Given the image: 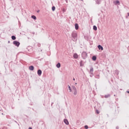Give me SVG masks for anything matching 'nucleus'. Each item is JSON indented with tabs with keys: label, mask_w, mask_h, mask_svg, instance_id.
Segmentation results:
<instances>
[{
	"label": "nucleus",
	"mask_w": 129,
	"mask_h": 129,
	"mask_svg": "<svg viewBox=\"0 0 129 129\" xmlns=\"http://www.w3.org/2000/svg\"><path fill=\"white\" fill-rule=\"evenodd\" d=\"M71 39L73 41V42H77L78 39V36L77 35V32L76 31H74L72 32L71 34Z\"/></svg>",
	"instance_id": "nucleus-1"
},
{
	"label": "nucleus",
	"mask_w": 129,
	"mask_h": 129,
	"mask_svg": "<svg viewBox=\"0 0 129 129\" xmlns=\"http://www.w3.org/2000/svg\"><path fill=\"white\" fill-rule=\"evenodd\" d=\"M82 57L83 58V59H86V58H87V53L85 51H83L82 53Z\"/></svg>",
	"instance_id": "nucleus-2"
},
{
	"label": "nucleus",
	"mask_w": 129,
	"mask_h": 129,
	"mask_svg": "<svg viewBox=\"0 0 129 129\" xmlns=\"http://www.w3.org/2000/svg\"><path fill=\"white\" fill-rule=\"evenodd\" d=\"M100 73L98 72H96L95 73V78H96V79H99V78H100Z\"/></svg>",
	"instance_id": "nucleus-3"
},
{
	"label": "nucleus",
	"mask_w": 129,
	"mask_h": 129,
	"mask_svg": "<svg viewBox=\"0 0 129 129\" xmlns=\"http://www.w3.org/2000/svg\"><path fill=\"white\" fill-rule=\"evenodd\" d=\"M13 44L14 45H15V46H16V47H19L21 43H20V42L17 40H15L13 42Z\"/></svg>",
	"instance_id": "nucleus-4"
},
{
	"label": "nucleus",
	"mask_w": 129,
	"mask_h": 129,
	"mask_svg": "<svg viewBox=\"0 0 129 129\" xmlns=\"http://www.w3.org/2000/svg\"><path fill=\"white\" fill-rule=\"evenodd\" d=\"M89 74H90V75H92V76H94V74H93V67L90 68Z\"/></svg>",
	"instance_id": "nucleus-5"
},
{
	"label": "nucleus",
	"mask_w": 129,
	"mask_h": 129,
	"mask_svg": "<svg viewBox=\"0 0 129 129\" xmlns=\"http://www.w3.org/2000/svg\"><path fill=\"white\" fill-rule=\"evenodd\" d=\"M84 39H85V40H86L87 41H89V40H90V36H89L88 35H85Z\"/></svg>",
	"instance_id": "nucleus-6"
},
{
	"label": "nucleus",
	"mask_w": 129,
	"mask_h": 129,
	"mask_svg": "<svg viewBox=\"0 0 129 129\" xmlns=\"http://www.w3.org/2000/svg\"><path fill=\"white\" fill-rule=\"evenodd\" d=\"M37 74L38 76H41V75H42V71L41 70H38L37 71Z\"/></svg>",
	"instance_id": "nucleus-7"
},
{
	"label": "nucleus",
	"mask_w": 129,
	"mask_h": 129,
	"mask_svg": "<svg viewBox=\"0 0 129 129\" xmlns=\"http://www.w3.org/2000/svg\"><path fill=\"white\" fill-rule=\"evenodd\" d=\"M80 65L81 67L84 66V61L81 60L80 62Z\"/></svg>",
	"instance_id": "nucleus-8"
},
{
	"label": "nucleus",
	"mask_w": 129,
	"mask_h": 129,
	"mask_svg": "<svg viewBox=\"0 0 129 129\" xmlns=\"http://www.w3.org/2000/svg\"><path fill=\"white\" fill-rule=\"evenodd\" d=\"M98 48L99 50H101V51L103 50V47H102L100 44L98 45Z\"/></svg>",
	"instance_id": "nucleus-9"
},
{
	"label": "nucleus",
	"mask_w": 129,
	"mask_h": 129,
	"mask_svg": "<svg viewBox=\"0 0 129 129\" xmlns=\"http://www.w3.org/2000/svg\"><path fill=\"white\" fill-rule=\"evenodd\" d=\"M63 121H64V123H65L66 124H67V125L69 124V122L68 121V120L67 119H64L63 120Z\"/></svg>",
	"instance_id": "nucleus-10"
},
{
	"label": "nucleus",
	"mask_w": 129,
	"mask_h": 129,
	"mask_svg": "<svg viewBox=\"0 0 129 129\" xmlns=\"http://www.w3.org/2000/svg\"><path fill=\"white\" fill-rule=\"evenodd\" d=\"M75 29L76 30H78L79 29V25H78V24L76 23L75 25Z\"/></svg>",
	"instance_id": "nucleus-11"
},
{
	"label": "nucleus",
	"mask_w": 129,
	"mask_h": 129,
	"mask_svg": "<svg viewBox=\"0 0 129 129\" xmlns=\"http://www.w3.org/2000/svg\"><path fill=\"white\" fill-rule=\"evenodd\" d=\"M29 70H30L31 71H34V66H31L29 67Z\"/></svg>",
	"instance_id": "nucleus-12"
},
{
	"label": "nucleus",
	"mask_w": 129,
	"mask_h": 129,
	"mask_svg": "<svg viewBox=\"0 0 129 129\" xmlns=\"http://www.w3.org/2000/svg\"><path fill=\"white\" fill-rule=\"evenodd\" d=\"M114 4L115 5V6H117V5H119V1L118 0L114 1Z\"/></svg>",
	"instance_id": "nucleus-13"
},
{
	"label": "nucleus",
	"mask_w": 129,
	"mask_h": 129,
	"mask_svg": "<svg viewBox=\"0 0 129 129\" xmlns=\"http://www.w3.org/2000/svg\"><path fill=\"white\" fill-rule=\"evenodd\" d=\"M73 56L75 59H77L78 58V54H77V53H75Z\"/></svg>",
	"instance_id": "nucleus-14"
},
{
	"label": "nucleus",
	"mask_w": 129,
	"mask_h": 129,
	"mask_svg": "<svg viewBox=\"0 0 129 129\" xmlns=\"http://www.w3.org/2000/svg\"><path fill=\"white\" fill-rule=\"evenodd\" d=\"M92 59L93 61H96V59H97L96 56L93 55L92 57Z\"/></svg>",
	"instance_id": "nucleus-15"
},
{
	"label": "nucleus",
	"mask_w": 129,
	"mask_h": 129,
	"mask_svg": "<svg viewBox=\"0 0 129 129\" xmlns=\"http://www.w3.org/2000/svg\"><path fill=\"white\" fill-rule=\"evenodd\" d=\"M114 74H115V75H118V74H119V71H118L117 70H116L114 72Z\"/></svg>",
	"instance_id": "nucleus-16"
},
{
	"label": "nucleus",
	"mask_w": 129,
	"mask_h": 129,
	"mask_svg": "<svg viewBox=\"0 0 129 129\" xmlns=\"http://www.w3.org/2000/svg\"><path fill=\"white\" fill-rule=\"evenodd\" d=\"M101 3V0H97V1H96V3L97 5H100Z\"/></svg>",
	"instance_id": "nucleus-17"
},
{
	"label": "nucleus",
	"mask_w": 129,
	"mask_h": 129,
	"mask_svg": "<svg viewBox=\"0 0 129 129\" xmlns=\"http://www.w3.org/2000/svg\"><path fill=\"white\" fill-rule=\"evenodd\" d=\"M56 67L57 68H60L61 67V64L60 63V62H58L56 64Z\"/></svg>",
	"instance_id": "nucleus-18"
},
{
	"label": "nucleus",
	"mask_w": 129,
	"mask_h": 129,
	"mask_svg": "<svg viewBox=\"0 0 129 129\" xmlns=\"http://www.w3.org/2000/svg\"><path fill=\"white\" fill-rule=\"evenodd\" d=\"M104 97L105 98H108V97H110V94H108L105 95Z\"/></svg>",
	"instance_id": "nucleus-19"
},
{
	"label": "nucleus",
	"mask_w": 129,
	"mask_h": 129,
	"mask_svg": "<svg viewBox=\"0 0 129 129\" xmlns=\"http://www.w3.org/2000/svg\"><path fill=\"white\" fill-rule=\"evenodd\" d=\"M31 18L33 20H37V17H36V16H35V15L31 16Z\"/></svg>",
	"instance_id": "nucleus-20"
},
{
	"label": "nucleus",
	"mask_w": 129,
	"mask_h": 129,
	"mask_svg": "<svg viewBox=\"0 0 129 129\" xmlns=\"http://www.w3.org/2000/svg\"><path fill=\"white\" fill-rule=\"evenodd\" d=\"M93 29L94 31H97V27H96L95 25L93 26Z\"/></svg>",
	"instance_id": "nucleus-21"
},
{
	"label": "nucleus",
	"mask_w": 129,
	"mask_h": 129,
	"mask_svg": "<svg viewBox=\"0 0 129 129\" xmlns=\"http://www.w3.org/2000/svg\"><path fill=\"white\" fill-rule=\"evenodd\" d=\"M68 88L70 90V92H72V88H71V87H70V85H68Z\"/></svg>",
	"instance_id": "nucleus-22"
},
{
	"label": "nucleus",
	"mask_w": 129,
	"mask_h": 129,
	"mask_svg": "<svg viewBox=\"0 0 129 129\" xmlns=\"http://www.w3.org/2000/svg\"><path fill=\"white\" fill-rule=\"evenodd\" d=\"M11 38L12 40H16V39H17V38L15 36V35H12Z\"/></svg>",
	"instance_id": "nucleus-23"
},
{
	"label": "nucleus",
	"mask_w": 129,
	"mask_h": 129,
	"mask_svg": "<svg viewBox=\"0 0 129 129\" xmlns=\"http://www.w3.org/2000/svg\"><path fill=\"white\" fill-rule=\"evenodd\" d=\"M74 95H77V90L74 91Z\"/></svg>",
	"instance_id": "nucleus-24"
},
{
	"label": "nucleus",
	"mask_w": 129,
	"mask_h": 129,
	"mask_svg": "<svg viewBox=\"0 0 129 129\" xmlns=\"http://www.w3.org/2000/svg\"><path fill=\"white\" fill-rule=\"evenodd\" d=\"M55 10H56V8L55 7V6H53L52 7V12H54L55 11Z\"/></svg>",
	"instance_id": "nucleus-25"
},
{
	"label": "nucleus",
	"mask_w": 129,
	"mask_h": 129,
	"mask_svg": "<svg viewBox=\"0 0 129 129\" xmlns=\"http://www.w3.org/2000/svg\"><path fill=\"white\" fill-rule=\"evenodd\" d=\"M72 89L73 90V89H75L76 88V87L75 86H72Z\"/></svg>",
	"instance_id": "nucleus-26"
},
{
	"label": "nucleus",
	"mask_w": 129,
	"mask_h": 129,
	"mask_svg": "<svg viewBox=\"0 0 129 129\" xmlns=\"http://www.w3.org/2000/svg\"><path fill=\"white\" fill-rule=\"evenodd\" d=\"M96 113H97V114H99V111L98 110H96Z\"/></svg>",
	"instance_id": "nucleus-27"
},
{
	"label": "nucleus",
	"mask_w": 129,
	"mask_h": 129,
	"mask_svg": "<svg viewBox=\"0 0 129 129\" xmlns=\"http://www.w3.org/2000/svg\"><path fill=\"white\" fill-rule=\"evenodd\" d=\"M85 128L87 129L88 128V126L87 125H85L84 126Z\"/></svg>",
	"instance_id": "nucleus-28"
},
{
	"label": "nucleus",
	"mask_w": 129,
	"mask_h": 129,
	"mask_svg": "<svg viewBox=\"0 0 129 129\" xmlns=\"http://www.w3.org/2000/svg\"><path fill=\"white\" fill-rule=\"evenodd\" d=\"M37 46H38V47H41V44L38 43Z\"/></svg>",
	"instance_id": "nucleus-29"
},
{
	"label": "nucleus",
	"mask_w": 129,
	"mask_h": 129,
	"mask_svg": "<svg viewBox=\"0 0 129 129\" xmlns=\"http://www.w3.org/2000/svg\"><path fill=\"white\" fill-rule=\"evenodd\" d=\"M119 127H118V126H117L116 127V129H119Z\"/></svg>",
	"instance_id": "nucleus-30"
},
{
	"label": "nucleus",
	"mask_w": 129,
	"mask_h": 129,
	"mask_svg": "<svg viewBox=\"0 0 129 129\" xmlns=\"http://www.w3.org/2000/svg\"><path fill=\"white\" fill-rule=\"evenodd\" d=\"M73 90H74V91L75 90H77V89H76V88L75 89H73Z\"/></svg>",
	"instance_id": "nucleus-31"
},
{
	"label": "nucleus",
	"mask_w": 129,
	"mask_h": 129,
	"mask_svg": "<svg viewBox=\"0 0 129 129\" xmlns=\"http://www.w3.org/2000/svg\"><path fill=\"white\" fill-rule=\"evenodd\" d=\"M19 23V25H21V22H20V21H18Z\"/></svg>",
	"instance_id": "nucleus-32"
},
{
	"label": "nucleus",
	"mask_w": 129,
	"mask_h": 129,
	"mask_svg": "<svg viewBox=\"0 0 129 129\" xmlns=\"http://www.w3.org/2000/svg\"><path fill=\"white\" fill-rule=\"evenodd\" d=\"M2 129H7L6 127H4Z\"/></svg>",
	"instance_id": "nucleus-33"
},
{
	"label": "nucleus",
	"mask_w": 129,
	"mask_h": 129,
	"mask_svg": "<svg viewBox=\"0 0 129 129\" xmlns=\"http://www.w3.org/2000/svg\"><path fill=\"white\" fill-rule=\"evenodd\" d=\"M90 77H92L93 76H92V75H90Z\"/></svg>",
	"instance_id": "nucleus-34"
},
{
	"label": "nucleus",
	"mask_w": 129,
	"mask_h": 129,
	"mask_svg": "<svg viewBox=\"0 0 129 129\" xmlns=\"http://www.w3.org/2000/svg\"><path fill=\"white\" fill-rule=\"evenodd\" d=\"M28 129H32V127H29Z\"/></svg>",
	"instance_id": "nucleus-35"
},
{
	"label": "nucleus",
	"mask_w": 129,
	"mask_h": 129,
	"mask_svg": "<svg viewBox=\"0 0 129 129\" xmlns=\"http://www.w3.org/2000/svg\"><path fill=\"white\" fill-rule=\"evenodd\" d=\"M73 81H75V78H73Z\"/></svg>",
	"instance_id": "nucleus-36"
},
{
	"label": "nucleus",
	"mask_w": 129,
	"mask_h": 129,
	"mask_svg": "<svg viewBox=\"0 0 129 129\" xmlns=\"http://www.w3.org/2000/svg\"><path fill=\"white\" fill-rule=\"evenodd\" d=\"M8 43H9V44H10L11 43V41H8Z\"/></svg>",
	"instance_id": "nucleus-37"
},
{
	"label": "nucleus",
	"mask_w": 129,
	"mask_h": 129,
	"mask_svg": "<svg viewBox=\"0 0 129 129\" xmlns=\"http://www.w3.org/2000/svg\"><path fill=\"white\" fill-rule=\"evenodd\" d=\"M127 16L129 17V13H127Z\"/></svg>",
	"instance_id": "nucleus-38"
},
{
	"label": "nucleus",
	"mask_w": 129,
	"mask_h": 129,
	"mask_svg": "<svg viewBox=\"0 0 129 129\" xmlns=\"http://www.w3.org/2000/svg\"><path fill=\"white\" fill-rule=\"evenodd\" d=\"M39 12H40V11H39V10H38V11H37V13H39Z\"/></svg>",
	"instance_id": "nucleus-39"
},
{
	"label": "nucleus",
	"mask_w": 129,
	"mask_h": 129,
	"mask_svg": "<svg viewBox=\"0 0 129 129\" xmlns=\"http://www.w3.org/2000/svg\"><path fill=\"white\" fill-rule=\"evenodd\" d=\"M42 49H41V52H42Z\"/></svg>",
	"instance_id": "nucleus-40"
},
{
	"label": "nucleus",
	"mask_w": 129,
	"mask_h": 129,
	"mask_svg": "<svg viewBox=\"0 0 129 129\" xmlns=\"http://www.w3.org/2000/svg\"><path fill=\"white\" fill-rule=\"evenodd\" d=\"M66 2H67V1H68V0H65Z\"/></svg>",
	"instance_id": "nucleus-41"
},
{
	"label": "nucleus",
	"mask_w": 129,
	"mask_h": 129,
	"mask_svg": "<svg viewBox=\"0 0 129 129\" xmlns=\"http://www.w3.org/2000/svg\"><path fill=\"white\" fill-rule=\"evenodd\" d=\"M76 84H77V83H75V85H76Z\"/></svg>",
	"instance_id": "nucleus-42"
},
{
	"label": "nucleus",
	"mask_w": 129,
	"mask_h": 129,
	"mask_svg": "<svg viewBox=\"0 0 129 129\" xmlns=\"http://www.w3.org/2000/svg\"><path fill=\"white\" fill-rule=\"evenodd\" d=\"M114 96H115V95H114Z\"/></svg>",
	"instance_id": "nucleus-43"
},
{
	"label": "nucleus",
	"mask_w": 129,
	"mask_h": 129,
	"mask_svg": "<svg viewBox=\"0 0 129 129\" xmlns=\"http://www.w3.org/2000/svg\"><path fill=\"white\" fill-rule=\"evenodd\" d=\"M18 19V20H19V18H17Z\"/></svg>",
	"instance_id": "nucleus-44"
},
{
	"label": "nucleus",
	"mask_w": 129,
	"mask_h": 129,
	"mask_svg": "<svg viewBox=\"0 0 129 129\" xmlns=\"http://www.w3.org/2000/svg\"><path fill=\"white\" fill-rule=\"evenodd\" d=\"M2 114H4V113H2Z\"/></svg>",
	"instance_id": "nucleus-45"
},
{
	"label": "nucleus",
	"mask_w": 129,
	"mask_h": 129,
	"mask_svg": "<svg viewBox=\"0 0 129 129\" xmlns=\"http://www.w3.org/2000/svg\"><path fill=\"white\" fill-rule=\"evenodd\" d=\"M81 1H83V0H81Z\"/></svg>",
	"instance_id": "nucleus-46"
}]
</instances>
